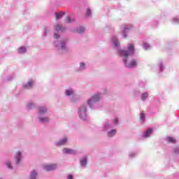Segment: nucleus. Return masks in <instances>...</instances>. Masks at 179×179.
<instances>
[{"label":"nucleus","mask_w":179,"mask_h":179,"mask_svg":"<svg viewBox=\"0 0 179 179\" xmlns=\"http://www.w3.org/2000/svg\"><path fill=\"white\" fill-rule=\"evenodd\" d=\"M120 54L122 57H124L123 62L127 64V62H128V57L135 54V47L129 43L127 47V50H120Z\"/></svg>","instance_id":"1"},{"label":"nucleus","mask_w":179,"mask_h":179,"mask_svg":"<svg viewBox=\"0 0 179 179\" xmlns=\"http://www.w3.org/2000/svg\"><path fill=\"white\" fill-rule=\"evenodd\" d=\"M43 167L46 171H52V170H55L57 169V164H53L45 165Z\"/></svg>","instance_id":"2"},{"label":"nucleus","mask_w":179,"mask_h":179,"mask_svg":"<svg viewBox=\"0 0 179 179\" xmlns=\"http://www.w3.org/2000/svg\"><path fill=\"white\" fill-rule=\"evenodd\" d=\"M99 100H100V95H94L93 97H92V99H90L88 101V105L89 106H91V104H93V103H96L97 101H99Z\"/></svg>","instance_id":"3"},{"label":"nucleus","mask_w":179,"mask_h":179,"mask_svg":"<svg viewBox=\"0 0 179 179\" xmlns=\"http://www.w3.org/2000/svg\"><path fill=\"white\" fill-rule=\"evenodd\" d=\"M79 115L83 120H85V118H86V108H84L83 109L80 108Z\"/></svg>","instance_id":"4"},{"label":"nucleus","mask_w":179,"mask_h":179,"mask_svg":"<svg viewBox=\"0 0 179 179\" xmlns=\"http://www.w3.org/2000/svg\"><path fill=\"white\" fill-rule=\"evenodd\" d=\"M34 83L33 81H29L25 85H24V89H31L33 87Z\"/></svg>","instance_id":"5"},{"label":"nucleus","mask_w":179,"mask_h":179,"mask_svg":"<svg viewBox=\"0 0 179 179\" xmlns=\"http://www.w3.org/2000/svg\"><path fill=\"white\" fill-rule=\"evenodd\" d=\"M137 63L136 61L135 60H132L129 64L127 65V68H135V66H136Z\"/></svg>","instance_id":"6"},{"label":"nucleus","mask_w":179,"mask_h":179,"mask_svg":"<svg viewBox=\"0 0 179 179\" xmlns=\"http://www.w3.org/2000/svg\"><path fill=\"white\" fill-rule=\"evenodd\" d=\"M64 153H66L69 155H73V153H75V151L73 150H71L69 148H64L63 150Z\"/></svg>","instance_id":"7"},{"label":"nucleus","mask_w":179,"mask_h":179,"mask_svg":"<svg viewBox=\"0 0 179 179\" xmlns=\"http://www.w3.org/2000/svg\"><path fill=\"white\" fill-rule=\"evenodd\" d=\"M65 15V13L64 11H62L60 13H56V20H58L62 17Z\"/></svg>","instance_id":"8"},{"label":"nucleus","mask_w":179,"mask_h":179,"mask_svg":"<svg viewBox=\"0 0 179 179\" xmlns=\"http://www.w3.org/2000/svg\"><path fill=\"white\" fill-rule=\"evenodd\" d=\"M68 142L66 138H63L62 141H59L57 144V146H62V145H65Z\"/></svg>","instance_id":"9"},{"label":"nucleus","mask_w":179,"mask_h":179,"mask_svg":"<svg viewBox=\"0 0 179 179\" xmlns=\"http://www.w3.org/2000/svg\"><path fill=\"white\" fill-rule=\"evenodd\" d=\"M65 29V28H64L62 26H61L60 24H57L55 26V30L57 31H64V30Z\"/></svg>","instance_id":"10"},{"label":"nucleus","mask_w":179,"mask_h":179,"mask_svg":"<svg viewBox=\"0 0 179 179\" xmlns=\"http://www.w3.org/2000/svg\"><path fill=\"white\" fill-rule=\"evenodd\" d=\"M20 156H21L20 152H17L15 156V159L17 164H19V162H20Z\"/></svg>","instance_id":"11"},{"label":"nucleus","mask_w":179,"mask_h":179,"mask_svg":"<svg viewBox=\"0 0 179 179\" xmlns=\"http://www.w3.org/2000/svg\"><path fill=\"white\" fill-rule=\"evenodd\" d=\"M152 129H148L146 131V132L145 133L144 137H145V138H149V136H150V134H152Z\"/></svg>","instance_id":"12"},{"label":"nucleus","mask_w":179,"mask_h":179,"mask_svg":"<svg viewBox=\"0 0 179 179\" xmlns=\"http://www.w3.org/2000/svg\"><path fill=\"white\" fill-rule=\"evenodd\" d=\"M80 163L82 166L85 167L86 166V164L87 163V158L86 157L83 158L80 161Z\"/></svg>","instance_id":"13"},{"label":"nucleus","mask_w":179,"mask_h":179,"mask_svg":"<svg viewBox=\"0 0 179 179\" xmlns=\"http://www.w3.org/2000/svg\"><path fill=\"white\" fill-rule=\"evenodd\" d=\"M166 141L168 143H176V140L173 137L166 138Z\"/></svg>","instance_id":"14"},{"label":"nucleus","mask_w":179,"mask_h":179,"mask_svg":"<svg viewBox=\"0 0 179 179\" xmlns=\"http://www.w3.org/2000/svg\"><path fill=\"white\" fill-rule=\"evenodd\" d=\"M18 52L20 54H24L26 52V48L25 47H21L18 49Z\"/></svg>","instance_id":"15"},{"label":"nucleus","mask_w":179,"mask_h":179,"mask_svg":"<svg viewBox=\"0 0 179 179\" xmlns=\"http://www.w3.org/2000/svg\"><path fill=\"white\" fill-rule=\"evenodd\" d=\"M45 113H47V108H44V107H41L39 108V114H44Z\"/></svg>","instance_id":"16"},{"label":"nucleus","mask_w":179,"mask_h":179,"mask_svg":"<svg viewBox=\"0 0 179 179\" xmlns=\"http://www.w3.org/2000/svg\"><path fill=\"white\" fill-rule=\"evenodd\" d=\"M116 132H117V130L113 129L111 131H110V132L108 133V136H109L110 138H111L112 136H114V135H115Z\"/></svg>","instance_id":"17"},{"label":"nucleus","mask_w":179,"mask_h":179,"mask_svg":"<svg viewBox=\"0 0 179 179\" xmlns=\"http://www.w3.org/2000/svg\"><path fill=\"white\" fill-rule=\"evenodd\" d=\"M113 42L115 47H118V45H120V42L118 41V40H117V38H114L113 39Z\"/></svg>","instance_id":"18"},{"label":"nucleus","mask_w":179,"mask_h":179,"mask_svg":"<svg viewBox=\"0 0 179 179\" xmlns=\"http://www.w3.org/2000/svg\"><path fill=\"white\" fill-rule=\"evenodd\" d=\"M36 177H37V173L34 171L31 174L30 179H36Z\"/></svg>","instance_id":"19"},{"label":"nucleus","mask_w":179,"mask_h":179,"mask_svg":"<svg viewBox=\"0 0 179 179\" xmlns=\"http://www.w3.org/2000/svg\"><path fill=\"white\" fill-rule=\"evenodd\" d=\"M77 31L80 34L85 33V27H80L79 29H78Z\"/></svg>","instance_id":"20"},{"label":"nucleus","mask_w":179,"mask_h":179,"mask_svg":"<svg viewBox=\"0 0 179 179\" xmlns=\"http://www.w3.org/2000/svg\"><path fill=\"white\" fill-rule=\"evenodd\" d=\"M66 96H71V94H73V90H68L66 91Z\"/></svg>","instance_id":"21"},{"label":"nucleus","mask_w":179,"mask_h":179,"mask_svg":"<svg viewBox=\"0 0 179 179\" xmlns=\"http://www.w3.org/2000/svg\"><path fill=\"white\" fill-rule=\"evenodd\" d=\"M39 120L41 122H48V117H40Z\"/></svg>","instance_id":"22"},{"label":"nucleus","mask_w":179,"mask_h":179,"mask_svg":"<svg viewBox=\"0 0 179 179\" xmlns=\"http://www.w3.org/2000/svg\"><path fill=\"white\" fill-rule=\"evenodd\" d=\"M148 97V93L145 92L142 94L141 100L145 101Z\"/></svg>","instance_id":"23"},{"label":"nucleus","mask_w":179,"mask_h":179,"mask_svg":"<svg viewBox=\"0 0 179 179\" xmlns=\"http://www.w3.org/2000/svg\"><path fill=\"white\" fill-rule=\"evenodd\" d=\"M66 23H71V22H73V20H71V17H69L66 19Z\"/></svg>","instance_id":"24"},{"label":"nucleus","mask_w":179,"mask_h":179,"mask_svg":"<svg viewBox=\"0 0 179 179\" xmlns=\"http://www.w3.org/2000/svg\"><path fill=\"white\" fill-rule=\"evenodd\" d=\"M90 15H92V11L90 10V9L87 8V16H90Z\"/></svg>","instance_id":"25"},{"label":"nucleus","mask_w":179,"mask_h":179,"mask_svg":"<svg viewBox=\"0 0 179 179\" xmlns=\"http://www.w3.org/2000/svg\"><path fill=\"white\" fill-rule=\"evenodd\" d=\"M6 164H7V166L8 167V169H13V167H12V165L10 164V162H8L6 163Z\"/></svg>","instance_id":"26"},{"label":"nucleus","mask_w":179,"mask_h":179,"mask_svg":"<svg viewBox=\"0 0 179 179\" xmlns=\"http://www.w3.org/2000/svg\"><path fill=\"white\" fill-rule=\"evenodd\" d=\"M60 44L62 50H64V48H65V43L64 42H61Z\"/></svg>","instance_id":"27"},{"label":"nucleus","mask_w":179,"mask_h":179,"mask_svg":"<svg viewBox=\"0 0 179 179\" xmlns=\"http://www.w3.org/2000/svg\"><path fill=\"white\" fill-rule=\"evenodd\" d=\"M140 118H141V120H143V118H145V113H141L140 114Z\"/></svg>","instance_id":"28"},{"label":"nucleus","mask_w":179,"mask_h":179,"mask_svg":"<svg viewBox=\"0 0 179 179\" xmlns=\"http://www.w3.org/2000/svg\"><path fill=\"white\" fill-rule=\"evenodd\" d=\"M54 37H55V38H59V35H58L57 34H54Z\"/></svg>","instance_id":"29"},{"label":"nucleus","mask_w":179,"mask_h":179,"mask_svg":"<svg viewBox=\"0 0 179 179\" xmlns=\"http://www.w3.org/2000/svg\"><path fill=\"white\" fill-rule=\"evenodd\" d=\"M80 68H85V63L80 64Z\"/></svg>","instance_id":"30"},{"label":"nucleus","mask_w":179,"mask_h":179,"mask_svg":"<svg viewBox=\"0 0 179 179\" xmlns=\"http://www.w3.org/2000/svg\"><path fill=\"white\" fill-rule=\"evenodd\" d=\"M114 123L115 124H117L118 123V119H115V120H114Z\"/></svg>","instance_id":"31"},{"label":"nucleus","mask_w":179,"mask_h":179,"mask_svg":"<svg viewBox=\"0 0 179 179\" xmlns=\"http://www.w3.org/2000/svg\"><path fill=\"white\" fill-rule=\"evenodd\" d=\"M68 179H73V178H72L71 175H69L68 176Z\"/></svg>","instance_id":"32"},{"label":"nucleus","mask_w":179,"mask_h":179,"mask_svg":"<svg viewBox=\"0 0 179 179\" xmlns=\"http://www.w3.org/2000/svg\"><path fill=\"white\" fill-rule=\"evenodd\" d=\"M129 28H124V33H125V31H127V30H128Z\"/></svg>","instance_id":"33"},{"label":"nucleus","mask_w":179,"mask_h":179,"mask_svg":"<svg viewBox=\"0 0 179 179\" xmlns=\"http://www.w3.org/2000/svg\"><path fill=\"white\" fill-rule=\"evenodd\" d=\"M28 108H31V106H30V104H28Z\"/></svg>","instance_id":"34"},{"label":"nucleus","mask_w":179,"mask_h":179,"mask_svg":"<svg viewBox=\"0 0 179 179\" xmlns=\"http://www.w3.org/2000/svg\"><path fill=\"white\" fill-rule=\"evenodd\" d=\"M124 38H127V35L125 34H124Z\"/></svg>","instance_id":"35"},{"label":"nucleus","mask_w":179,"mask_h":179,"mask_svg":"<svg viewBox=\"0 0 179 179\" xmlns=\"http://www.w3.org/2000/svg\"><path fill=\"white\" fill-rule=\"evenodd\" d=\"M56 45H58V42H57Z\"/></svg>","instance_id":"36"},{"label":"nucleus","mask_w":179,"mask_h":179,"mask_svg":"<svg viewBox=\"0 0 179 179\" xmlns=\"http://www.w3.org/2000/svg\"><path fill=\"white\" fill-rule=\"evenodd\" d=\"M0 179H1V178H0Z\"/></svg>","instance_id":"37"}]
</instances>
